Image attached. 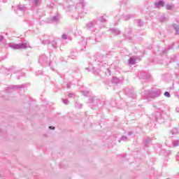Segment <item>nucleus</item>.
Segmentation results:
<instances>
[{
    "instance_id": "37998d69",
    "label": "nucleus",
    "mask_w": 179,
    "mask_h": 179,
    "mask_svg": "<svg viewBox=\"0 0 179 179\" xmlns=\"http://www.w3.org/2000/svg\"><path fill=\"white\" fill-rule=\"evenodd\" d=\"M3 41V36L0 35V43Z\"/></svg>"
},
{
    "instance_id": "f257e3e1",
    "label": "nucleus",
    "mask_w": 179,
    "mask_h": 179,
    "mask_svg": "<svg viewBox=\"0 0 179 179\" xmlns=\"http://www.w3.org/2000/svg\"><path fill=\"white\" fill-rule=\"evenodd\" d=\"M162 95V90L151 88L150 90H145L143 94V99H145L148 101H150L152 99H157V97H160Z\"/></svg>"
},
{
    "instance_id": "0e129e2a",
    "label": "nucleus",
    "mask_w": 179,
    "mask_h": 179,
    "mask_svg": "<svg viewBox=\"0 0 179 179\" xmlns=\"http://www.w3.org/2000/svg\"><path fill=\"white\" fill-rule=\"evenodd\" d=\"M166 179H170V178H166Z\"/></svg>"
},
{
    "instance_id": "6e6d98bb",
    "label": "nucleus",
    "mask_w": 179,
    "mask_h": 179,
    "mask_svg": "<svg viewBox=\"0 0 179 179\" xmlns=\"http://www.w3.org/2000/svg\"><path fill=\"white\" fill-rule=\"evenodd\" d=\"M82 51H85V49L83 48H81Z\"/></svg>"
},
{
    "instance_id": "5fc2aeb1",
    "label": "nucleus",
    "mask_w": 179,
    "mask_h": 179,
    "mask_svg": "<svg viewBox=\"0 0 179 179\" xmlns=\"http://www.w3.org/2000/svg\"><path fill=\"white\" fill-rule=\"evenodd\" d=\"M107 71L109 73H110L111 71H110V69H108Z\"/></svg>"
},
{
    "instance_id": "dca6fc26",
    "label": "nucleus",
    "mask_w": 179,
    "mask_h": 179,
    "mask_svg": "<svg viewBox=\"0 0 179 179\" xmlns=\"http://www.w3.org/2000/svg\"><path fill=\"white\" fill-rule=\"evenodd\" d=\"M131 31H129L127 33V35H124L125 40H128L129 41H132V36H131Z\"/></svg>"
},
{
    "instance_id": "ea45409f",
    "label": "nucleus",
    "mask_w": 179,
    "mask_h": 179,
    "mask_svg": "<svg viewBox=\"0 0 179 179\" xmlns=\"http://www.w3.org/2000/svg\"><path fill=\"white\" fill-rule=\"evenodd\" d=\"M68 96H69V98H72V97H73V96H75V94H72V93H69V94H68Z\"/></svg>"
},
{
    "instance_id": "423d86ee",
    "label": "nucleus",
    "mask_w": 179,
    "mask_h": 179,
    "mask_svg": "<svg viewBox=\"0 0 179 179\" xmlns=\"http://www.w3.org/2000/svg\"><path fill=\"white\" fill-rule=\"evenodd\" d=\"M138 78L143 80L148 81L150 79V75L145 72H141Z\"/></svg>"
},
{
    "instance_id": "bb28decb",
    "label": "nucleus",
    "mask_w": 179,
    "mask_h": 179,
    "mask_svg": "<svg viewBox=\"0 0 179 179\" xmlns=\"http://www.w3.org/2000/svg\"><path fill=\"white\" fill-rule=\"evenodd\" d=\"M166 10H173V8H174L173 5L166 4Z\"/></svg>"
},
{
    "instance_id": "c756f323",
    "label": "nucleus",
    "mask_w": 179,
    "mask_h": 179,
    "mask_svg": "<svg viewBox=\"0 0 179 179\" xmlns=\"http://www.w3.org/2000/svg\"><path fill=\"white\" fill-rule=\"evenodd\" d=\"M159 22H161V23H163V22H166V16L162 15L159 17Z\"/></svg>"
},
{
    "instance_id": "4c0bfd02",
    "label": "nucleus",
    "mask_w": 179,
    "mask_h": 179,
    "mask_svg": "<svg viewBox=\"0 0 179 179\" xmlns=\"http://www.w3.org/2000/svg\"><path fill=\"white\" fill-rule=\"evenodd\" d=\"M40 0H33V2H34V5H38V1H39Z\"/></svg>"
},
{
    "instance_id": "e433bc0d",
    "label": "nucleus",
    "mask_w": 179,
    "mask_h": 179,
    "mask_svg": "<svg viewBox=\"0 0 179 179\" xmlns=\"http://www.w3.org/2000/svg\"><path fill=\"white\" fill-rule=\"evenodd\" d=\"M71 86H72V83H68L67 85H66L67 89H71Z\"/></svg>"
},
{
    "instance_id": "7ed1b4c3",
    "label": "nucleus",
    "mask_w": 179,
    "mask_h": 179,
    "mask_svg": "<svg viewBox=\"0 0 179 179\" xmlns=\"http://www.w3.org/2000/svg\"><path fill=\"white\" fill-rule=\"evenodd\" d=\"M8 47L12 48L13 50H24L25 48H29L27 43H8Z\"/></svg>"
},
{
    "instance_id": "20e7f679",
    "label": "nucleus",
    "mask_w": 179,
    "mask_h": 179,
    "mask_svg": "<svg viewBox=\"0 0 179 179\" xmlns=\"http://www.w3.org/2000/svg\"><path fill=\"white\" fill-rule=\"evenodd\" d=\"M38 64L43 66H50L51 63L48 62V58L45 55H42L39 57Z\"/></svg>"
},
{
    "instance_id": "49530a36",
    "label": "nucleus",
    "mask_w": 179,
    "mask_h": 179,
    "mask_svg": "<svg viewBox=\"0 0 179 179\" xmlns=\"http://www.w3.org/2000/svg\"><path fill=\"white\" fill-rule=\"evenodd\" d=\"M122 157H127V154L124 153L121 155Z\"/></svg>"
},
{
    "instance_id": "c9c22d12",
    "label": "nucleus",
    "mask_w": 179,
    "mask_h": 179,
    "mask_svg": "<svg viewBox=\"0 0 179 179\" xmlns=\"http://www.w3.org/2000/svg\"><path fill=\"white\" fill-rule=\"evenodd\" d=\"M62 38H63L64 40H66L68 38V36L64 34L62 35Z\"/></svg>"
},
{
    "instance_id": "b1692460",
    "label": "nucleus",
    "mask_w": 179,
    "mask_h": 179,
    "mask_svg": "<svg viewBox=\"0 0 179 179\" xmlns=\"http://www.w3.org/2000/svg\"><path fill=\"white\" fill-rule=\"evenodd\" d=\"M173 148H177V146H179V140H173L172 141Z\"/></svg>"
},
{
    "instance_id": "603ef678",
    "label": "nucleus",
    "mask_w": 179,
    "mask_h": 179,
    "mask_svg": "<svg viewBox=\"0 0 179 179\" xmlns=\"http://www.w3.org/2000/svg\"><path fill=\"white\" fill-rule=\"evenodd\" d=\"M169 155H171V151H168Z\"/></svg>"
},
{
    "instance_id": "6ab92c4d",
    "label": "nucleus",
    "mask_w": 179,
    "mask_h": 179,
    "mask_svg": "<svg viewBox=\"0 0 179 179\" xmlns=\"http://www.w3.org/2000/svg\"><path fill=\"white\" fill-rule=\"evenodd\" d=\"M7 136H8V133L6 132V131L2 129H0V136H3L5 138Z\"/></svg>"
},
{
    "instance_id": "3c124183",
    "label": "nucleus",
    "mask_w": 179,
    "mask_h": 179,
    "mask_svg": "<svg viewBox=\"0 0 179 179\" xmlns=\"http://www.w3.org/2000/svg\"><path fill=\"white\" fill-rule=\"evenodd\" d=\"M78 108H82V105H79Z\"/></svg>"
},
{
    "instance_id": "680f3d73",
    "label": "nucleus",
    "mask_w": 179,
    "mask_h": 179,
    "mask_svg": "<svg viewBox=\"0 0 179 179\" xmlns=\"http://www.w3.org/2000/svg\"><path fill=\"white\" fill-rule=\"evenodd\" d=\"M59 90H61V88H59Z\"/></svg>"
},
{
    "instance_id": "473e14b6",
    "label": "nucleus",
    "mask_w": 179,
    "mask_h": 179,
    "mask_svg": "<svg viewBox=\"0 0 179 179\" xmlns=\"http://www.w3.org/2000/svg\"><path fill=\"white\" fill-rule=\"evenodd\" d=\"M50 43L51 42H50V40L48 39L42 41V44H43L44 45H45V44H50Z\"/></svg>"
},
{
    "instance_id": "a211bd4d",
    "label": "nucleus",
    "mask_w": 179,
    "mask_h": 179,
    "mask_svg": "<svg viewBox=\"0 0 179 179\" xmlns=\"http://www.w3.org/2000/svg\"><path fill=\"white\" fill-rule=\"evenodd\" d=\"M173 28L174 30H176V34L179 35V24L177 25V24H174L173 25Z\"/></svg>"
},
{
    "instance_id": "052dcab7",
    "label": "nucleus",
    "mask_w": 179,
    "mask_h": 179,
    "mask_svg": "<svg viewBox=\"0 0 179 179\" xmlns=\"http://www.w3.org/2000/svg\"><path fill=\"white\" fill-rule=\"evenodd\" d=\"M76 19H79V17H76Z\"/></svg>"
},
{
    "instance_id": "6e6552de",
    "label": "nucleus",
    "mask_w": 179,
    "mask_h": 179,
    "mask_svg": "<svg viewBox=\"0 0 179 179\" xmlns=\"http://www.w3.org/2000/svg\"><path fill=\"white\" fill-rule=\"evenodd\" d=\"M152 142V139L150 137H145L143 139V143L145 148H149V145H151Z\"/></svg>"
},
{
    "instance_id": "9b49d317",
    "label": "nucleus",
    "mask_w": 179,
    "mask_h": 179,
    "mask_svg": "<svg viewBox=\"0 0 179 179\" xmlns=\"http://www.w3.org/2000/svg\"><path fill=\"white\" fill-rule=\"evenodd\" d=\"M58 22H59V15H54L49 20V23H58Z\"/></svg>"
},
{
    "instance_id": "864d4df0",
    "label": "nucleus",
    "mask_w": 179,
    "mask_h": 179,
    "mask_svg": "<svg viewBox=\"0 0 179 179\" xmlns=\"http://www.w3.org/2000/svg\"><path fill=\"white\" fill-rule=\"evenodd\" d=\"M82 43H83V44H84V45L86 44V41H83Z\"/></svg>"
},
{
    "instance_id": "f3484780",
    "label": "nucleus",
    "mask_w": 179,
    "mask_h": 179,
    "mask_svg": "<svg viewBox=\"0 0 179 179\" xmlns=\"http://www.w3.org/2000/svg\"><path fill=\"white\" fill-rule=\"evenodd\" d=\"M17 8L18 10H20L21 12H24V10H26V6H24V5L19 4Z\"/></svg>"
},
{
    "instance_id": "a878e982",
    "label": "nucleus",
    "mask_w": 179,
    "mask_h": 179,
    "mask_svg": "<svg viewBox=\"0 0 179 179\" xmlns=\"http://www.w3.org/2000/svg\"><path fill=\"white\" fill-rule=\"evenodd\" d=\"M171 133L172 135H177L178 134V129L177 128H173L171 131Z\"/></svg>"
},
{
    "instance_id": "9d476101",
    "label": "nucleus",
    "mask_w": 179,
    "mask_h": 179,
    "mask_svg": "<svg viewBox=\"0 0 179 179\" xmlns=\"http://www.w3.org/2000/svg\"><path fill=\"white\" fill-rule=\"evenodd\" d=\"M99 100L97 99L96 96H93L92 98H90L88 99V103L89 104H94L95 106H97L99 104Z\"/></svg>"
},
{
    "instance_id": "c85d7f7f",
    "label": "nucleus",
    "mask_w": 179,
    "mask_h": 179,
    "mask_svg": "<svg viewBox=\"0 0 179 179\" xmlns=\"http://www.w3.org/2000/svg\"><path fill=\"white\" fill-rule=\"evenodd\" d=\"M82 93L85 97H88L89 94H90V92L89 91H82Z\"/></svg>"
},
{
    "instance_id": "aec40b11",
    "label": "nucleus",
    "mask_w": 179,
    "mask_h": 179,
    "mask_svg": "<svg viewBox=\"0 0 179 179\" xmlns=\"http://www.w3.org/2000/svg\"><path fill=\"white\" fill-rule=\"evenodd\" d=\"M170 50H173V46L168 45L163 50L162 54H165L167 51H170Z\"/></svg>"
},
{
    "instance_id": "79ce46f5",
    "label": "nucleus",
    "mask_w": 179,
    "mask_h": 179,
    "mask_svg": "<svg viewBox=\"0 0 179 179\" xmlns=\"http://www.w3.org/2000/svg\"><path fill=\"white\" fill-rule=\"evenodd\" d=\"M129 136H131V135H134V131H128Z\"/></svg>"
},
{
    "instance_id": "a19ab883",
    "label": "nucleus",
    "mask_w": 179,
    "mask_h": 179,
    "mask_svg": "<svg viewBox=\"0 0 179 179\" xmlns=\"http://www.w3.org/2000/svg\"><path fill=\"white\" fill-rule=\"evenodd\" d=\"M41 73H43V71L39 70L36 72V75H41Z\"/></svg>"
},
{
    "instance_id": "f03ea898",
    "label": "nucleus",
    "mask_w": 179,
    "mask_h": 179,
    "mask_svg": "<svg viewBox=\"0 0 179 179\" xmlns=\"http://www.w3.org/2000/svg\"><path fill=\"white\" fill-rule=\"evenodd\" d=\"M69 9H76L78 14V17H83L87 13L86 10L85 9V3L83 2L78 3L76 6H69Z\"/></svg>"
},
{
    "instance_id": "0eeeda50",
    "label": "nucleus",
    "mask_w": 179,
    "mask_h": 179,
    "mask_svg": "<svg viewBox=\"0 0 179 179\" xmlns=\"http://www.w3.org/2000/svg\"><path fill=\"white\" fill-rule=\"evenodd\" d=\"M153 117H155V121H159V120L162 118V110L158 109V110L153 114Z\"/></svg>"
},
{
    "instance_id": "09e8293b",
    "label": "nucleus",
    "mask_w": 179,
    "mask_h": 179,
    "mask_svg": "<svg viewBox=\"0 0 179 179\" xmlns=\"http://www.w3.org/2000/svg\"><path fill=\"white\" fill-rule=\"evenodd\" d=\"M176 111H177V113H179V108H176Z\"/></svg>"
},
{
    "instance_id": "8fccbe9b",
    "label": "nucleus",
    "mask_w": 179,
    "mask_h": 179,
    "mask_svg": "<svg viewBox=\"0 0 179 179\" xmlns=\"http://www.w3.org/2000/svg\"><path fill=\"white\" fill-rule=\"evenodd\" d=\"M20 76H18L17 77V79H20Z\"/></svg>"
},
{
    "instance_id": "39448f33",
    "label": "nucleus",
    "mask_w": 179,
    "mask_h": 179,
    "mask_svg": "<svg viewBox=\"0 0 179 179\" xmlns=\"http://www.w3.org/2000/svg\"><path fill=\"white\" fill-rule=\"evenodd\" d=\"M124 92L127 96H128V97H130L131 99H134L135 97H136V94H135L133 89H129L127 87L124 89Z\"/></svg>"
},
{
    "instance_id": "a18cd8bd",
    "label": "nucleus",
    "mask_w": 179,
    "mask_h": 179,
    "mask_svg": "<svg viewBox=\"0 0 179 179\" xmlns=\"http://www.w3.org/2000/svg\"><path fill=\"white\" fill-rule=\"evenodd\" d=\"M49 129H55V127L54 126H50Z\"/></svg>"
},
{
    "instance_id": "5701e85b",
    "label": "nucleus",
    "mask_w": 179,
    "mask_h": 179,
    "mask_svg": "<svg viewBox=\"0 0 179 179\" xmlns=\"http://www.w3.org/2000/svg\"><path fill=\"white\" fill-rule=\"evenodd\" d=\"M134 17V15L131 14H127L124 17V20H129V19H132Z\"/></svg>"
},
{
    "instance_id": "393cba45",
    "label": "nucleus",
    "mask_w": 179,
    "mask_h": 179,
    "mask_svg": "<svg viewBox=\"0 0 179 179\" xmlns=\"http://www.w3.org/2000/svg\"><path fill=\"white\" fill-rule=\"evenodd\" d=\"M121 141L126 142V141H128V137H127V136H122V137L118 140V142L120 143Z\"/></svg>"
},
{
    "instance_id": "412c9836",
    "label": "nucleus",
    "mask_w": 179,
    "mask_h": 179,
    "mask_svg": "<svg viewBox=\"0 0 179 179\" xmlns=\"http://www.w3.org/2000/svg\"><path fill=\"white\" fill-rule=\"evenodd\" d=\"M144 22L142 20H137V26L138 27H143Z\"/></svg>"
},
{
    "instance_id": "4be33fe9",
    "label": "nucleus",
    "mask_w": 179,
    "mask_h": 179,
    "mask_svg": "<svg viewBox=\"0 0 179 179\" xmlns=\"http://www.w3.org/2000/svg\"><path fill=\"white\" fill-rule=\"evenodd\" d=\"M87 29H92V27H94V24L93 22H90L86 24Z\"/></svg>"
},
{
    "instance_id": "cd10ccee",
    "label": "nucleus",
    "mask_w": 179,
    "mask_h": 179,
    "mask_svg": "<svg viewBox=\"0 0 179 179\" xmlns=\"http://www.w3.org/2000/svg\"><path fill=\"white\" fill-rule=\"evenodd\" d=\"M100 23H107V20L104 18V16H101L99 19Z\"/></svg>"
},
{
    "instance_id": "ddd939ff",
    "label": "nucleus",
    "mask_w": 179,
    "mask_h": 179,
    "mask_svg": "<svg viewBox=\"0 0 179 179\" xmlns=\"http://www.w3.org/2000/svg\"><path fill=\"white\" fill-rule=\"evenodd\" d=\"M26 87V85H13V90H17V92H22V89Z\"/></svg>"
},
{
    "instance_id": "4468645a",
    "label": "nucleus",
    "mask_w": 179,
    "mask_h": 179,
    "mask_svg": "<svg viewBox=\"0 0 179 179\" xmlns=\"http://www.w3.org/2000/svg\"><path fill=\"white\" fill-rule=\"evenodd\" d=\"M155 6L156 8H157L158 9H159V8H163L164 7V6L166 5V3L164 2V1L163 0H159L157 1V3H155Z\"/></svg>"
},
{
    "instance_id": "2f4dec72",
    "label": "nucleus",
    "mask_w": 179,
    "mask_h": 179,
    "mask_svg": "<svg viewBox=\"0 0 179 179\" xmlns=\"http://www.w3.org/2000/svg\"><path fill=\"white\" fill-rule=\"evenodd\" d=\"M11 89H13V85H11L7 87L5 89V92H8V91L11 90Z\"/></svg>"
},
{
    "instance_id": "13d9d810",
    "label": "nucleus",
    "mask_w": 179,
    "mask_h": 179,
    "mask_svg": "<svg viewBox=\"0 0 179 179\" xmlns=\"http://www.w3.org/2000/svg\"><path fill=\"white\" fill-rule=\"evenodd\" d=\"M103 47H105V48H107V45H104Z\"/></svg>"
},
{
    "instance_id": "c03bdc74",
    "label": "nucleus",
    "mask_w": 179,
    "mask_h": 179,
    "mask_svg": "<svg viewBox=\"0 0 179 179\" xmlns=\"http://www.w3.org/2000/svg\"><path fill=\"white\" fill-rule=\"evenodd\" d=\"M54 6V3H50V5L48 6L49 8H53Z\"/></svg>"
},
{
    "instance_id": "bf43d9fd",
    "label": "nucleus",
    "mask_w": 179,
    "mask_h": 179,
    "mask_svg": "<svg viewBox=\"0 0 179 179\" xmlns=\"http://www.w3.org/2000/svg\"><path fill=\"white\" fill-rule=\"evenodd\" d=\"M86 70H87V71H90L89 68H86Z\"/></svg>"
},
{
    "instance_id": "7c9ffc66",
    "label": "nucleus",
    "mask_w": 179,
    "mask_h": 179,
    "mask_svg": "<svg viewBox=\"0 0 179 179\" xmlns=\"http://www.w3.org/2000/svg\"><path fill=\"white\" fill-rule=\"evenodd\" d=\"M51 44H52V47L53 48H57V41H52V43H51Z\"/></svg>"
},
{
    "instance_id": "de8ad7c7",
    "label": "nucleus",
    "mask_w": 179,
    "mask_h": 179,
    "mask_svg": "<svg viewBox=\"0 0 179 179\" xmlns=\"http://www.w3.org/2000/svg\"><path fill=\"white\" fill-rule=\"evenodd\" d=\"M150 62H155V59H150Z\"/></svg>"
},
{
    "instance_id": "58836bf2",
    "label": "nucleus",
    "mask_w": 179,
    "mask_h": 179,
    "mask_svg": "<svg viewBox=\"0 0 179 179\" xmlns=\"http://www.w3.org/2000/svg\"><path fill=\"white\" fill-rule=\"evenodd\" d=\"M6 71H12V69H13V66H12L11 67H10V68H6Z\"/></svg>"
},
{
    "instance_id": "4d7b16f0",
    "label": "nucleus",
    "mask_w": 179,
    "mask_h": 179,
    "mask_svg": "<svg viewBox=\"0 0 179 179\" xmlns=\"http://www.w3.org/2000/svg\"><path fill=\"white\" fill-rule=\"evenodd\" d=\"M72 16H76V13H74Z\"/></svg>"
},
{
    "instance_id": "f704fd0d",
    "label": "nucleus",
    "mask_w": 179,
    "mask_h": 179,
    "mask_svg": "<svg viewBox=\"0 0 179 179\" xmlns=\"http://www.w3.org/2000/svg\"><path fill=\"white\" fill-rule=\"evenodd\" d=\"M164 95L165 96V97H171V96L170 94V92H169L167 91L164 92Z\"/></svg>"
},
{
    "instance_id": "f8f14e48",
    "label": "nucleus",
    "mask_w": 179,
    "mask_h": 179,
    "mask_svg": "<svg viewBox=\"0 0 179 179\" xmlns=\"http://www.w3.org/2000/svg\"><path fill=\"white\" fill-rule=\"evenodd\" d=\"M121 82H122V80L115 76L112 77L111 83H113V85H119V83H121Z\"/></svg>"
},
{
    "instance_id": "2eb2a0df",
    "label": "nucleus",
    "mask_w": 179,
    "mask_h": 179,
    "mask_svg": "<svg viewBox=\"0 0 179 179\" xmlns=\"http://www.w3.org/2000/svg\"><path fill=\"white\" fill-rule=\"evenodd\" d=\"M128 62L129 65H135L136 64V59L134 57H130Z\"/></svg>"
},
{
    "instance_id": "72a5a7b5",
    "label": "nucleus",
    "mask_w": 179,
    "mask_h": 179,
    "mask_svg": "<svg viewBox=\"0 0 179 179\" xmlns=\"http://www.w3.org/2000/svg\"><path fill=\"white\" fill-rule=\"evenodd\" d=\"M62 101L64 104H66V105L69 104V100H68V99H62Z\"/></svg>"
},
{
    "instance_id": "e2e57ef3",
    "label": "nucleus",
    "mask_w": 179,
    "mask_h": 179,
    "mask_svg": "<svg viewBox=\"0 0 179 179\" xmlns=\"http://www.w3.org/2000/svg\"><path fill=\"white\" fill-rule=\"evenodd\" d=\"M94 72H96V71H94Z\"/></svg>"
},
{
    "instance_id": "1a4fd4ad",
    "label": "nucleus",
    "mask_w": 179,
    "mask_h": 179,
    "mask_svg": "<svg viewBox=\"0 0 179 179\" xmlns=\"http://www.w3.org/2000/svg\"><path fill=\"white\" fill-rule=\"evenodd\" d=\"M108 31H110L111 34H113V36H120V34H121V31L115 28H110Z\"/></svg>"
}]
</instances>
